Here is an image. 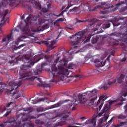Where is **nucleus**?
Here are the masks:
<instances>
[{
  "mask_svg": "<svg viewBox=\"0 0 127 127\" xmlns=\"http://www.w3.org/2000/svg\"><path fill=\"white\" fill-rule=\"evenodd\" d=\"M45 99H46V98H40V99H39V102H44V101H45Z\"/></svg>",
  "mask_w": 127,
  "mask_h": 127,
  "instance_id": "3c124183",
  "label": "nucleus"
},
{
  "mask_svg": "<svg viewBox=\"0 0 127 127\" xmlns=\"http://www.w3.org/2000/svg\"><path fill=\"white\" fill-rule=\"evenodd\" d=\"M36 111L38 112V113H40V112H43V111H44V109L43 107H39L36 108Z\"/></svg>",
  "mask_w": 127,
  "mask_h": 127,
  "instance_id": "c756f323",
  "label": "nucleus"
},
{
  "mask_svg": "<svg viewBox=\"0 0 127 127\" xmlns=\"http://www.w3.org/2000/svg\"><path fill=\"white\" fill-rule=\"evenodd\" d=\"M32 21V18L31 17H28L24 20V22L26 23L25 25L24 26H18L20 28V30L23 32L25 34H27L29 32V26L28 24L31 23Z\"/></svg>",
  "mask_w": 127,
  "mask_h": 127,
  "instance_id": "6e6552de",
  "label": "nucleus"
},
{
  "mask_svg": "<svg viewBox=\"0 0 127 127\" xmlns=\"http://www.w3.org/2000/svg\"><path fill=\"white\" fill-rule=\"evenodd\" d=\"M127 54H125L124 58L121 60L122 62H126L127 60Z\"/></svg>",
  "mask_w": 127,
  "mask_h": 127,
  "instance_id": "ea45409f",
  "label": "nucleus"
},
{
  "mask_svg": "<svg viewBox=\"0 0 127 127\" xmlns=\"http://www.w3.org/2000/svg\"><path fill=\"white\" fill-rule=\"evenodd\" d=\"M24 127H32V124L29 123H24Z\"/></svg>",
  "mask_w": 127,
  "mask_h": 127,
  "instance_id": "e433bc0d",
  "label": "nucleus"
},
{
  "mask_svg": "<svg viewBox=\"0 0 127 127\" xmlns=\"http://www.w3.org/2000/svg\"><path fill=\"white\" fill-rule=\"evenodd\" d=\"M46 127H51V125L49 124V123H48L46 125Z\"/></svg>",
  "mask_w": 127,
  "mask_h": 127,
  "instance_id": "680f3d73",
  "label": "nucleus"
},
{
  "mask_svg": "<svg viewBox=\"0 0 127 127\" xmlns=\"http://www.w3.org/2000/svg\"><path fill=\"white\" fill-rule=\"evenodd\" d=\"M15 60H16V61H15V62H16V63H17V62H18V59L17 58H16Z\"/></svg>",
  "mask_w": 127,
  "mask_h": 127,
  "instance_id": "338daca9",
  "label": "nucleus"
},
{
  "mask_svg": "<svg viewBox=\"0 0 127 127\" xmlns=\"http://www.w3.org/2000/svg\"><path fill=\"white\" fill-rule=\"evenodd\" d=\"M78 9L77 7H74L72 9L69 10L68 12H72V11H76Z\"/></svg>",
  "mask_w": 127,
  "mask_h": 127,
  "instance_id": "c9c22d12",
  "label": "nucleus"
},
{
  "mask_svg": "<svg viewBox=\"0 0 127 127\" xmlns=\"http://www.w3.org/2000/svg\"><path fill=\"white\" fill-rule=\"evenodd\" d=\"M116 82H117V79H116L115 78L110 79L108 81V86H111V85H112L113 84H115V83H116Z\"/></svg>",
  "mask_w": 127,
  "mask_h": 127,
  "instance_id": "bb28decb",
  "label": "nucleus"
},
{
  "mask_svg": "<svg viewBox=\"0 0 127 127\" xmlns=\"http://www.w3.org/2000/svg\"><path fill=\"white\" fill-rule=\"evenodd\" d=\"M59 65L58 67L56 64H53L51 67V70L50 72V77H52L53 79L50 81V83L60 82V81H64V76L69 75V70L74 69L75 64L73 63H70L68 64L67 68H65L64 66L68 64V61L65 58H64V60H61L59 62Z\"/></svg>",
  "mask_w": 127,
  "mask_h": 127,
  "instance_id": "f03ea898",
  "label": "nucleus"
},
{
  "mask_svg": "<svg viewBox=\"0 0 127 127\" xmlns=\"http://www.w3.org/2000/svg\"><path fill=\"white\" fill-rule=\"evenodd\" d=\"M70 114V112H66V114H64L62 115V117L58 122L57 123V127H62L64 125H66V121L68 120L69 118V115L68 114Z\"/></svg>",
  "mask_w": 127,
  "mask_h": 127,
  "instance_id": "f8f14e48",
  "label": "nucleus"
},
{
  "mask_svg": "<svg viewBox=\"0 0 127 127\" xmlns=\"http://www.w3.org/2000/svg\"><path fill=\"white\" fill-rule=\"evenodd\" d=\"M107 99H108L107 95H102L99 97L96 104V106H99L98 108H96L97 114H99V112L101 111V109L104 105V102H105Z\"/></svg>",
  "mask_w": 127,
  "mask_h": 127,
  "instance_id": "ddd939ff",
  "label": "nucleus"
},
{
  "mask_svg": "<svg viewBox=\"0 0 127 127\" xmlns=\"http://www.w3.org/2000/svg\"><path fill=\"white\" fill-rule=\"evenodd\" d=\"M109 117L108 116H105L103 118H101L99 120V124L101 125L103 124V123H105V122H107V120H108Z\"/></svg>",
  "mask_w": 127,
  "mask_h": 127,
  "instance_id": "b1692460",
  "label": "nucleus"
},
{
  "mask_svg": "<svg viewBox=\"0 0 127 127\" xmlns=\"http://www.w3.org/2000/svg\"><path fill=\"white\" fill-rule=\"evenodd\" d=\"M5 110H6V109L4 106H0V113H3Z\"/></svg>",
  "mask_w": 127,
  "mask_h": 127,
  "instance_id": "72a5a7b5",
  "label": "nucleus"
},
{
  "mask_svg": "<svg viewBox=\"0 0 127 127\" xmlns=\"http://www.w3.org/2000/svg\"><path fill=\"white\" fill-rule=\"evenodd\" d=\"M99 39V37H97V36L94 37L91 40V43H92V44H95L97 43Z\"/></svg>",
  "mask_w": 127,
  "mask_h": 127,
  "instance_id": "cd10ccee",
  "label": "nucleus"
},
{
  "mask_svg": "<svg viewBox=\"0 0 127 127\" xmlns=\"http://www.w3.org/2000/svg\"><path fill=\"white\" fill-rule=\"evenodd\" d=\"M22 84V82L20 81L19 82L10 81L9 83L8 86H6V84H1L0 88V94H1L3 91H6L7 93H10L14 89L16 90L17 88H19V86H21Z\"/></svg>",
  "mask_w": 127,
  "mask_h": 127,
  "instance_id": "39448f33",
  "label": "nucleus"
},
{
  "mask_svg": "<svg viewBox=\"0 0 127 127\" xmlns=\"http://www.w3.org/2000/svg\"><path fill=\"white\" fill-rule=\"evenodd\" d=\"M60 59V57H58V58L56 59V60L55 61V63H58V62L59 61V60Z\"/></svg>",
  "mask_w": 127,
  "mask_h": 127,
  "instance_id": "603ef678",
  "label": "nucleus"
},
{
  "mask_svg": "<svg viewBox=\"0 0 127 127\" xmlns=\"http://www.w3.org/2000/svg\"><path fill=\"white\" fill-rule=\"evenodd\" d=\"M43 43L45 44L46 45H48V44H49V42H48V41H44Z\"/></svg>",
  "mask_w": 127,
  "mask_h": 127,
  "instance_id": "864d4df0",
  "label": "nucleus"
},
{
  "mask_svg": "<svg viewBox=\"0 0 127 127\" xmlns=\"http://www.w3.org/2000/svg\"><path fill=\"white\" fill-rule=\"evenodd\" d=\"M18 118H21V121L22 122H26L27 121V120H28V117H27V114L25 113H21L19 114Z\"/></svg>",
  "mask_w": 127,
  "mask_h": 127,
  "instance_id": "6ab92c4d",
  "label": "nucleus"
},
{
  "mask_svg": "<svg viewBox=\"0 0 127 127\" xmlns=\"http://www.w3.org/2000/svg\"><path fill=\"white\" fill-rule=\"evenodd\" d=\"M13 97L14 99H18L20 97V93H19L17 91H15L13 93Z\"/></svg>",
  "mask_w": 127,
  "mask_h": 127,
  "instance_id": "a878e982",
  "label": "nucleus"
},
{
  "mask_svg": "<svg viewBox=\"0 0 127 127\" xmlns=\"http://www.w3.org/2000/svg\"><path fill=\"white\" fill-rule=\"evenodd\" d=\"M21 123V121H19L17 123L14 118L10 117L7 121L4 122L3 124H0V127H4L7 124H12L14 127H19Z\"/></svg>",
  "mask_w": 127,
  "mask_h": 127,
  "instance_id": "9b49d317",
  "label": "nucleus"
},
{
  "mask_svg": "<svg viewBox=\"0 0 127 127\" xmlns=\"http://www.w3.org/2000/svg\"><path fill=\"white\" fill-rule=\"evenodd\" d=\"M70 6H67L66 7L65 9L63 11V12H65V11H66V9H69V8H70Z\"/></svg>",
  "mask_w": 127,
  "mask_h": 127,
  "instance_id": "bf43d9fd",
  "label": "nucleus"
},
{
  "mask_svg": "<svg viewBox=\"0 0 127 127\" xmlns=\"http://www.w3.org/2000/svg\"><path fill=\"white\" fill-rule=\"evenodd\" d=\"M23 110L24 112H28L27 113L28 116H29V114H30V113H32V112L34 111L33 108L31 107H27L25 108H23Z\"/></svg>",
  "mask_w": 127,
  "mask_h": 127,
  "instance_id": "5701e85b",
  "label": "nucleus"
},
{
  "mask_svg": "<svg viewBox=\"0 0 127 127\" xmlns=\"http://www.w3.org/2000/svg\"><path fill=\"white\" fill-rule=\"evenodd\" d=\"M12 104H13V102H10L9 103H8V104H7L6 105V107L9 108V107H10V105H12Z\"/></svg>",
  "mask_w": 127,
  "mask_h": 127,
  "instance_id": "c03bdc74",
  "label": "nucleus"
},
{
  "mask_svg": "<svg viewBox=\"0 0 127 127\" xmlns=\"http://www.w3.org/2000/svg\"><path fill=\"white\" fill-rule=\"evenodd\" d=\"M103 9H106L100 12V14H108L110 12L115 11L116 8H113V7L110 6V4L107 3H101Z\"/></svg>",
  "mask_w": 127,
  "mask_h": 127,
  "instance_id": "9d476101",
  "label": "nucleus"
},
{
  "mask_svg": "<svg viewBox=\"0 0 127 127\" xmlns=\"http://www.w3.org/2000/svg\"><path fill=\"white\" fill-rule=\"evenodd\" d=\"M61 15H63V12H61L59 15H56L54 13H51L49 15L45 16L43 17H42L39 15H37L36 17V19H38L39 24L41 25L42 23H44L45 21H49V20H50V19H49L48 17H50L51 19H55L57 17L61 16Z\"/></svg>",
  "mask_w": 127,
  "mask_h": 127,
  "instance_id": "423d86ee",
  "label": "nucleus"
},
{
  "mask_svg": "<svg viewBox=\"0 0 127 127\" xmlns=\"http://www.w3.org/2000/svg\"><path fill=\"white\" fill-rule=\"evenodd\" d=\"M56 118H58V115H56L55 117L51 118V120H54V119H56Z\"/></svg>",
  "mask_w": 127,
  "mask_h": 127,
  "instance_id": "e2e57ef3",
  "label": "nucleus"
},
{
  "mask_svg": "<svg viewBox=\"0 0 127 127\" xmlns=\"http://www.w3.org/2000/svg\"><path fill=\"white\" fill-rule=\"evenodd\" d=\"M74 77H75V78H78V77H80V75H79V74H75V75H74Z\"/></svg>",
  "mask_w": 127,
  "mask_h": 127,
  "instance_id": "69168bd1",
  "label": "nucleus"
},
{
  "mask_svg": "<svg viewBox=\"0 0 127 127\" xmlns=\"http://www.w3.org/2000/svg\"><path fill=\"white\" fill-rule=\"evenodd\" d=\"M10 113H11V110H10V111H7L4 115V117H7V116H8L9 115V114H10Z\"/></svg>",
  "mask_w": 127,
  "mask_h": 127,
  "instance_id": "a19ab883",
  "label": "nucleus"
},
{
  "mask_svg": "<svg viewBox=\"0 0 127 127\" xmlns=\"http://www.w3.org/2000/svg\"><path fill=\"white\" fill-rule=\"evenodd\" d=\"M103 88L104 90H107L109 88V86H108V84H104Z\"/></svg>",
  "mask_w": 127,
  "mask_h": 127,
  "instance_id": "49530a36",
  "label": "nucleus"
},
{
  "mask_svg": "<svg viewBox=\"0 0 127 127\" xmlns=\"http://www.w3.org/2000/svg\"><path fill=\"white\" fill-rule=\"evenodd\" d=\"M8 10H5L4 11V15L3 16L2 18V20H1V22H2V21L4 22V23L5 22H6V21L9 20L8 17L6 18V20L4 21V18H5V16H6V15L7 14V12H8Z\"/></svg>",
  "mask_w": 127,
  "mask_h": 127,
  "instance_id": "393cba45",
  "label": "nucleus"
},
{
  "mask_svg": "<svg viewBox=\"0 0 127 127\" xmlns=\"http://www.w3.org/2000/svg\"><path fill=\"white\" fill-rule=\"evenodd\" d=\"M118 119H119V120H125V119H126V117L125 116H124V115L123 114H121L119 115L118 117H117Z\"/></svg>",
  "mask_w": 127,
  "mask_h": 127,
  "instance_id": "7c9ffc66",
  "label": "nucleus"
},
{
  "mask_svg": "<svg viewBox=\"0 0 127 127\" xmlns=\"http://www.w3.org/2000/svg\"><path fill=\"white\" fill-rule=\"evenodd\" d=\"M84 96H85V95L80 93L78 96V100L76 99L73 100L71 105H69V108H71L73 104L76 106V105H78V104H85V103L87 102V99L86 97H84Z\"/></svg>",
  "mask_w": 127,
  "mask_h": 127,
  "instance_id": "1a4fd4ad",
  "label": "nucleus"
},
{
  "mask_svg": "<svg viewBox=\"0 0 127 127\" xmlns=\"http://www.w3.org/2000/svg\"><path fill=\"white\" fill-rule=\"evenodd\" d=\"M45 113H42L37 115V118H40V117H42V116H45Z\"/></svg>",
  "mask_w": 127,
  "mask_h": 127,
  "instance_id": "09e8293b",
  "label": "nucleus"
},
{
  "mask_svg": "<svg viewBox=\"0 0 127 127\" xmlns=\"http://www.w3.org/2000/svg\"><path fill=\"white\" fill-rule=\"evenodd\" d=\"M49 23H47L45 25L42 27H39L37 30H34V32H38V31H44L45 29H48L49 28Z\"/></svg>",
  "mask_w": 127,
  "mask_h": 127,
  "instance_id": "f3484780",
  "label": "nucleus"
},
{
  "mask_svg": "<svg viewBox=\"0 0 127 127\" xmlns=\"http://www.w3.org/2000/svg\"><path fill=\"white\" fill-rule=\"evenodd\" d=\"M23 46H24V45H21L20 46H19L18 47H16V49H20V48H21V47H23Z\"/></svg>",
  "mask_w": 127,
  "mask_h": 127,
  "instance_id": "8fccbe9b",
  "label": "nucleus"
},
{
  "mask_svg": "<svg viewBox=\"0 0 127 127\" xmlns=\"http://www.w3.org/2000/svg\"><path fill=\"white\" fill-rule=\"evenodd\" d=\"M101 26H102L101 27L102 29H107V28H109V27L111 26V24L110 23H108L106 24H100L97 25L96 27L94 29V31H97V30H98L99 28H101Z\"/></svg>",
  "mask_w": 127,
  "mask_h": 127,
  "instance_id": "dca6fc26",
  "label": "nucleus"
},
{
  "mask_svg": "<svg viewBox=\"0 0 127 127\" xmlns=\"http://www.w3.org/2000/svg\"><path fill=\"white\" fill-rule=\"evenodd\" d=\"M92 35H88L85 36V32L80 31L76 33L74 35L70 36L69 38L71 40V45H78L79 43H82L85 44L87 42H90V39H91Z\"/></svg>",
  "mask_w": 127,
  "mask_h": 127,
  "instance_id": "20e7f679",
  "label": "nucleus"
},
{
  "mask_svg": "<svg viewBox=\"0 0 127 127\" xmlns=\"http://www.w3.org/2000/svg\"><path fill=\"white\" fill-rule=\"evenodd\" d=\"M125 18H126L124 17H120L118 19H115V22H118L120 21V20H124V19H125Z\"/></svg>",
  "mask_w": 127,
  "mask_h": 127,
  "instance_id": "f704fd0d",
  "label": "nucleus"
},
{
  "mask_svg": "<svg viewBox=\"0 0 127 127\" xmlns=\"http://www.w3.org/2000/svg\"><path fill=\"white\" fill-rule=\"evenodd\" d=\"M65 102H68V101L65 100L64 101H59L57 104H55L54 105H53V108H58L59 107H60L63 103H65Z\"/></svg>",
  "mask_w": 127,
  "mask_h": 127,
  "instance_id": "412c9836",
  "label": "nucleus"
},
{
  "mask_svg": "<svg viewBox=\"0 0 127 127\" xmlns=\"http://www.w3.org/2000/svg\"><path fill=\"white\" fill-rule=\"evenodd\" d=\"M97 93H98V89H94L92 91H87L84 93H81V95H84V98H86V96H87L88 98H92L90 100V104H93L97 100Z\"/></svg>",
  "mask_w": 127,
  "mask_h": 127,
  "instance_id": "0eeeda50",
  "label": "nucleus"
},
{
  "mask_svg": "<svg viewBox=\"0 0 127 127\" xmlns=\"http://www.w3.org/2000/svg\"><path fill=\"white\" fill-rule=\"evenodd\" d=\"M67 127H78L77 126H72V125H68L67 126Z\"/></svg>",
  "mask_w": 127,
  "mask_h": 127,
  "instance_id": "0e129e2a",
  "label": "nucleus"
},
{
  "mask_svg": "<svg viewBox=\"0 0 127 127\" xmlns=\"http://www.w3.org/2000/svg\"><path fill=\"white\" fill-rule=\"evenodd\" d=\"M47 7H48V8H51V4H50V3H49V4H47Z\"/></svg>",
  "mask_w": 127,
  "mask_h": 127,
  "instance_id": "4d7b16f0",
  "label": "nucleus"
},
{
  "mask_svg": "<svg viewBox=\"0 0 127 127\" xmlns=\"http://www.w3.org/2000/svg\"><path fill=\"white\" fill-rule=\"evenodd\" d=\"M92 19H88L86 20H84V22H92Z\"/></svg>",
  "mask_w": 127,
  "mask_h": 127,
  "instance_id": "a18cd8bd",
  "label": "nucleus"
},
{
  "mask_svg": "<svg viewBox=\"0 0 127 127\" xmlns=\"http://www.w3.org/2000/svg\"><path fill=\"white\" fill-rule=\"evenodd\" d=\"M54 25L55 26H59V22L57 20L56 21L54 22Z\"/></svg>",
  "mask_w": 127,
  "mask_h": 127,
  "instance_id": "4c0bfd02",
  "label": "nucleus"
},
{
  "mask_svg": "<svg viewBox=\"0 0 127 127\" xmlns=\"http://www.w3.org/2000/svg\"><path fill=\"white\" fill-rule=\"evenodd\" d=\"M80 22H84V20H80L77 19L76 23H80Z\"/></svg>",
  "mask_w": 127,
  "mask_h": 127,
  "instance_id": "de8ad7c7",
  "label": "nucleus"
},
{
  "mask_svg": "<svg viewBox=\"0 0 127 127\" xmlns=\"http://www.w3.org/2000/svg\"><path fill=\"white\" fill-rule=\"evenodd\" d=\"M125 125H127V122H121L119 124H118L116 126V127H120L125 126Z\"/></svg>",
  "mask_w": 127,
  "mask_h": 127,
  "instance_id": "473e14b6",
  "label": "nucleus"
},
{
  "mask_svg": "<svg viewBox=\"0 0 127 127\" xmlns=\"http://www.w3.org/2000/svg\"><path fill=\"white\" fill-rule=\"evenodd\" d=\"M121 24L119 23L118 24H113L114 26H119V25H120Z\"/></svg>",
  "mask_w": 127,
  "mask_h": 127,
  "instance_id": "052dcab7",
  "label": "nucleus"
},
{
  "mask_svg": "<svg viewBox=\"0 0 127 127\" xmlns=\"http://www.w3.org/2000/svg\"><path fill=\"white\" fill-rule=\"evenodd\" d=\"M81 120H86V118L83 117H81Z\"/></svg>",
  "mask_w": 127,
  "mask_h": 127,
  "instance_id": "774afa93",
  "label": "nucleus"
},
{
  "mask_svg": "<svg viewBox=\"0 0 127 127\" xmlns=\"http://www.w3.org/2000/svg\"><path fill=\"white\" fill-rule=\"evenodd\" d=\"M25 38H27V36H22L21 37H19L17 39V41L15 42V44H16V45H18V44H19L20 41H23V39H25Z\"/></svg>",
  "mask_w": 127,
  "mask_h": 127,
  "instance_id": "4be33fe9",
  "label": "nucleus"
},
{
  "mask_svg": "<svg viewBox=\"0 0 127 127\" xmlns=\"http://www.w3.org/2000/svg\"><path fill=\"white\" fill-rule=\"evenodd\" d=\"M56 43H57V42L56 41H52L51 43V44L49 45L48 46L49 50L50 51L54 49V48H55V47H53V45H55V44H56Z\"/></svg>",
  "mask_w": 127,
  "mask_h": 127,
  "instance_id": "aec40b11",
  "label": "nucleus"
},
{
  "mask_svg": "<svg viewBox=\"0 0 127 127\" xmlns=\"http://www.w3.org/2000/svg\"><path fill=\"white\" fill-rule=\"evenodd\" d=\"M118 82L119 84H126V88L124 90V93L122 94V95L119 97V98L117 99L116 100L114 101H109L108 103L109 104H106L104 109L102 110L101 112L100 113H98V116H94L93 118L91 120H88L86 121L85 123V125H93V126H96V123L97 121V118H99L100 117H102V116H105V115H107L109 113V111L110 110V108L111 107V105H113L114 103H118L119 102H124V101H126V99H124L123 97H127V73L123 74L121 73L119 77H118Z\"/></svg>",
  "mask_w": 127,
  "mask_h": 127,
  "instance_id": "7ed1b4c3",
  "label": "nucleus"
},
{
  "mask_svg": "<svg viewBox=\"0 0 127 127\" xmlns=\"http://www.w3.org/2000/svg\"><path fill=\"white\" fill-rule=\"evenodd\" d=\"M57 20H58V21H59H59L63 22V21H64V20H65V18H60L58 19Z\"/></svg>",
  "mask_w": 127,
  "mask_h": 127,
  "instance_id": "37998d69",
  "label": "nucleus"
},
{
  "mask_svg": "<svg viewBox=\"0 0 127 127\" xmlns=\"http://www.w3.org/2000/svg\"><path fill=\"white\" fill-rule=\"evenodd\" d=\"M121 4H126V5H127V0H124L123 1H121L120 2L116 4V6L118 8ZM126 9H127V6L124 7H122L121 9H119V12H125V11H126Z\"/></svg>",
  "mask_w": 127,
  "mask_h": 127,
  "instance_id": "2eb2a0df",
  "label": "nucleus"
},
{
  "mask_svg": "<svg viewBox=\"0 0 127 127\" xmlns=\"http://www.w3.org/2000/svg\"><path fill=\"white\" fill-rule=\"evenodd\" d=\"M94 63L95 64L96 67L97 68H100V67H104L106 64V61H101L99 59H95L93 61Z\"/></svg>",
  "mask_w": 127,
  "mask_h": 127,
  "instance_id": "4468645a",
  "label": "nucleus"
},
{
  "mask_svg": "<svg viewBox=\"0 0 127 127\" xmlns=\"http://www.w3.org/2000/svg\"><path fill=\"white\" fill-rule=\"evenodd\" d=\"M35 0H25V1L27 2H30V1H34Z\"/></svg>",
  "mask_w": 127,
  "mask_h": 127,
  "instance_id": "5fc2aeb1",
  "label": "nucleus"
},
{
  "mask_svg": "<svg viewBox=\"0 0 127 127\" xmlns=\"http://www.w3.org/2000/svg\"><path fill=\"white\" fill-rule=\"evenodd\" d=\"M12 40H13V37L11 36V34H10L8 35L6 38H3L1 43H3V42H7V44H8V43H9V42Z\"/></svg>",
  "mask_w": 127,
  "mask_h": 127,
  "instance_id": "a211bd4d",
  "label": "nucleus"
},
{
  "mask_svg": "<svg viewBox=\"0 0 127 127\" xmlns=\"http://www.w3.org/2000/svg\"><path fill=\"white\" fill-rule=\"evenodd\" d=\"M99 7H100V5H97L93 9L90 10V11H95V10H97V8H99Z\"/></svg>",
  "mask_w": 127,
  "mask_h": 127,
  "instance_id": "58836bf2",
  "label": "nucleus"
},
{
  "mask_svg": "<svg viewBox=\"0 0 127 127\" xmlns=\"http://www.w3.org/2000/svg\"><path fill=\"white\" fill-rule=\"evenodd\" d=\"M16 1V0H8V3H9V5H11V6H13V4Z\"/></svg>",
  "mask_w": 127,
  "mask_h": 127,
  "instance_id": "c85d7f7f",
  "label": "nucleus"
},
{
  "mask_svg": "<svg viewBox=\"0 0 127 127\" xmlns=\"http://www.w3.org/2000/svg\"><path fill=\"white\" fill-rule=\"evenodd\" d=\"M39 56H36L35 58H33L32 60L26 58V63L22 65L20 67L21 70L19 72V75L20 76V79H24L26 78V80L28 81H34L37 80L42 84V86L44 88H50V84L44 83L42 82V80L39 77V76H34L33 75H38L39 73H41L42 72V69L44 66H46L47 64L45 63H42L41 66L39 67H37L36 70L34 71V73H32L30 70H26L27 69H29L31 66H33L35 63H37L38 61L41 60V59H39L35 61V59L38 58Z\"/></svg>",
  "mask_w": 127,
  "mask_h": 127,
  "instance_id": "f257e3e1",
  "label": "nucleus"
},
{
  "mask_svg": "<svg viewBox=\"0 0 127 127\" xmlns=\"http://www.w3.org/2000/svg\"><path fill=\"white\" fill-rule=\"evenodd\" d=\"M33 104H37V101L36 100H32V102Z\"/></svg>",
  "mask_w": 127,
  "mask_h": 127,
  "instance_id": "13d9d810",
  "label": "nucleus"
},
{
  "mask_svg": "<svg viewBox=\"0 0 127 127\" xmlns=\"http://www.w3.org/2000/svg\"><path fill=\"white\" fill-rule=\"evenodd\" d=\"M77 48H78V46H74L73 48H71L69 51V52L70 53V55H72V54H74V53H74V52L72 51V50H74V49H76Z\"/></svg>",
  "mask_w": 127,
  "mask_h": 127,
  "instance_id": "2f4dec72",
  "label": "nucleus"
},
{
  "mask_svg": "<svg viewBox=\"0 0 127 127\" xmlns=\"http://www.w3.org/2000/svg\"><path fill=\"white\" fill-rule=\"evenodd\" d=\"M42 12H47L48 11V9L46 8H43L42 9Z\"/></svg>",
  "mask_w": 127,
  "mask_h": 127,
  "instance_id": "79ce46f5",
  "label": "nucleus"
},
{
  "mask_svg": "<svg viewBox=\"0 0 127 127\" xmlns=\"http://www.w3.org/2000/svg\"><path fill=\"white\" fill-rule=\"evenodd\" d=\"M25 14H24V15H23V16H21V19L22 20H23V19H24V18H25Z\"/></svg>",
  "mask_w": 127,
  "mask_h": 127,
  "instance_id": "6e6d98bb",
  "label": "nucleus"
}]
</instances>
